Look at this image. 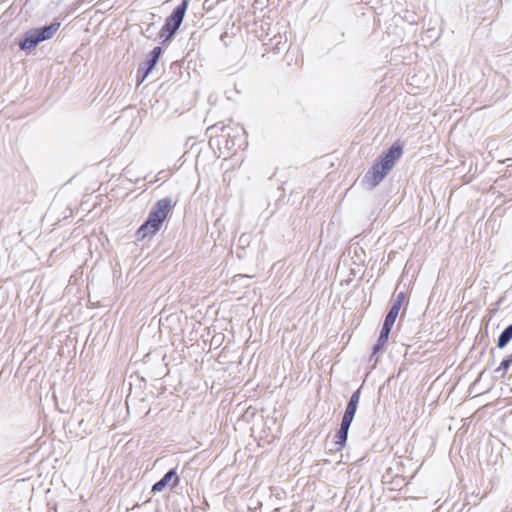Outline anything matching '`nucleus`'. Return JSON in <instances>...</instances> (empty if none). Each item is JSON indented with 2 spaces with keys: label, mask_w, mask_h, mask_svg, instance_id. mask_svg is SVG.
<instances>
[{
  "label": "nucleus",
  "mask_w": 512,
  "mask_h": 512,
  "mask_svg": "<svg viewBox=\"0 0 512 512\" xmlns=\"http://www.w3.org/2000/svg\"><path fill=\"white\" fill-rule=\"evenodd\" d=\"M228 127H226L224 124H221V123H217L213 126H210L208 129H207V132L210 133V136H218V132L220 131L221 132V137H228L229 136V133L225 134L224 132L227 130Z\"/></svg>",
  "instance_id": "ddd939ff"
},
{
  "label": "nucleus",
  "mask_w": 512,
  "mask_h": 512,
  "mask_svg": "<svg viewBox=\"0 0 512 512\" xmlns=\"http://www.w3.org/2000/svg\"><path fill=\"white\" fill-rule=\"evenodd\" d=\"M160 230L159 227L154 226L147 220L138 228L136 231V239L138 241H142L145 238L154 236Z\"/></svg>",
  "instance_id": "6e6552de"
},
{
  "label": "nucleus",
  "mask_w": 512,
  "mask_h": 512,
  "mask_svg": "<svg viewBox=\"0 0 512 512\" xmlns=\"http://www.w3.org/2000/svg\"><path fill=\"white\" fill-rule=\"evenodd\" d=\"M397 316L398 315L396 314L394 309H389L388 313L385 316L384 323L379 334V336H381V341H383L384 339L388 340L389 334L396 321Z\"/></svg>",
  "instance_id": "0eeeda50"
},
{
  "label": "nucleus",
  "mask_w": 512,
  "mask_h": 512,
  "mask_svg": "<svg viewBox=\"0 0 512 512\" xmlns=\"http://www.w3.org/2000/svg\"><path fill=\"white\" fill-rule=\"evenodd\" d=\"M403 145L400 142L393 143L389 149L382 153L365 173L362 179L363 185L372 190L378 186L393 168L395 162L402 156Z\"/></svg>",
  "instance_id": "f257e3e1"
},
{
  "label": "nucleus",
  "mask_w": 512,
  "mask_h": 512,
  "mask_svg": "<svg viewBox=\"0 0 512 512\" xmlns=\"http://www.w3.org/2000/svg\"><path fill=\"white\" fill-rule=\"evenodd\" d=\"M187 7L188 0H183L181 4L174 8L172 13L166 18L165 23L159 32L160 38L164 41L172 38L183 22Z\"/></svg>",
  "instance_id": "f03ea898"
},
{
  "label": "nucleus",
  "mask_w": 512,
  "mask_h": 512,
  "mask_svg": "<svg viewBox=\"0 0 512 512\" xmlns=\"http://www.w3.org/2000/svg\"><path fill=\"white\" fill-rule=\"evenodd\" d=\"M162 53V48L160 46H156L152 49V51L147 55V59L143 64H141L137 70V82L138 84L142 83L147 76L151 73V71L155 68L158 59Z\"/></svg>",
  "instance_id": "20e7f679"
},
{
  "label": "nucleus",
  "mask_w": 512,
  "mask_h": 512,
  "mask_svg": "<svg viewBox=\"0 0 512 512\" xmlns=\"http://www.w3.org/2000/svg\"><path fill=\"white\" fill-rule=\"evenodd\" d=\"M351 423L352 422L342 419L341 424H340V429L338 430V432L335 436V444L336 445H339V446L345 445L347 438H348V432H349Z\"/></svg>",
  "instance_id": "9d476101"
},
{
  "label": "nucleus",
  "mask_w": 512,
  "mask_h": 512,
  "mask_svg": "<svg viewBox=\"0 0 512 512\" xmlns=\"http://www.w3.org/2000/svg\"><path fill=\"white\" fill-rule=\"evenodd\" d=\"M60 27L59 22H54L48 26H43L39 28H34L37 36L39 38V41H45L53 37V35L58 31Z\"/></svg>",
  "instance_id": "1a4fd4ad"
},
{
  "label": "nucleus",
  "mask_w": 512,
  "mask_h": 512,
  "mask_svg": "<svg viewBox=\"0 0 512 512\" xmlns=\"http://www.w3.org/2000/svg\"><path fill=\"white\" fill-rule=\"evenodd\" d=\"M172 207V200L169 197L158 200L151 208L147 221L161 229L164 220L166 219Z\"/></svg>",
  "instance_id": "7ed1b4c3"
},
{
  "label": "nucleus",
  "mask_w": 512,
  "mask_h": 512,
  "mask_svg": "<svg viewBox=\"0 0 512 512\" xmlns=\"http://www.w3.org/2000/svg\"><path fill=\"white\" fill-rule=\"evenodd\" d=\"M360 394H361V390L360 388L357 389L356 391H354L348 401V404H353V405H357L358 406V403H359V400H360Z\"/></svg>",
  "instance_id": "f3484780"
},
{
  "label": "nucleus",
  "mask_w": 512,
  "mask_h": 512,
  "mask_svg": "<svg viewBox=\"0 0 512 512\" xmlns=\"http://www.w3.org/2000/svg\"><path fill=\"white\" fill-rule=\"evenodd\" d=\"M387 341H388L387 339H384L383 341H381V336L378 337L377 343L373 346L372 354L370 357V361H374V364H376L378 361L377 354L383 350Z\"/></svg>",
  "instance_id": "f8f14e48"
},
{
  "label": "nucleus",
  "mask_w": 512,
  "mask_h": 512,
  "mask_svg": "<svg viewBox=\"0 0 512 512\" xmlns=\"http://www.w3.org/2000/svg\"><path fill=\"white\" fill-rule=\"evenodd\" d=\"M511 363H512V354L502 360L499 367L496 369V372H500L501 370H503V375H504L507 372V370L509 369Z\"/></svg>",
  "instance_id": "dca6fc26"
},
{
  "label": "nucleus",
  "mask_w": 512,
  "mask_h": 512,
  "mask_svg": "<svg viewBox=\"0 0 512 512\" xmlns=\"http://www.w3.org/2000/svg\"><path fill=\"white\" fill-rule=\"evenodd\" d=\"M357 405L347 404L342 419L352 422L357 411Z\"/></svg>",
  "instance_id": "4468645a"
},
{
  "label": "nucleus",
  "mask_w": 512,
  "mask_h": 512,
  "mask_svg": "<svg viewBox=\"0 0 512 512\" xmlns=\"http://www.w3.org/2000/svg\"><path fill=\"white\" fill-rule=\"evenodd\" d=\"M404 298H405V294H404L403 292H400V293L397 295V297H396V299H395L394 303H393V304H392V306L390 307V309H394V311L396 312V314H397V315H398L399 310H400V308H401V306H402V303H403V301H404Z\"/></svg>",
  "instance_id": "2eb2a0df"
},
{
  "label": "nucleus",
  "mask_w": 512,
  "mask_h": 512,
  "mask_svg": "<svg viewBox=\"0 0 512 512\" xmlns=\"http://www.w3.org/2000/svg\"><path fill=\"white\" fill-rule=\"evenodd\" d=\"M171 480H173L172 488L176 487L179 484L180 479L177 476L175 468L170 469L159 481H157L152 486V492L162 491Z\"/></svg>",
  "instance_id": "39448f33"
},
{
  "label": "nucleus",
  "mask_w": 512,
  "mask_h": 512,
  "mask_svg": "<svg viewBox=\"0 0 512 512\" xmlns=\"http://www.w3.org/2000/svg\"><path fill=\"white\" fill-rule=\"evenodd\" d=\"M512 340V324L507 326L499 335L497 347L502 349Z\"/></svg>",
  "instance_id": "9b49d317"
},
{
  "label": "nucleus",
  "mask_w": 512,
  "mask_h": 512,
  "mask_svg": "<svg viewBox=\"0 0 512 512\" xmlns=\"http://www.w3.org/2000/svg\"><path fill=\"white\" fill-rule=\"evenodd\" d=\"M40 43L35 29L28 30L19 41L21 50L26 51L35 48Z\"/></svg>",
  "instance_id": "423d86ee"
}]
</instances>
